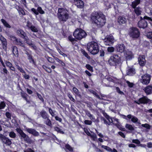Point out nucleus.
<instances>
[{
  "instance_id": "1",
  "label": "nucleus",
  "mask_w": 152,
  "mask_h": 152,
  "mask_svg": "<svg viewBox=\"0 0 152 152\" xmlns=\"http://www.w3.org/2000/svg\"><path fill=\"white\" fill-rule=\"evenodd\" d=\"M91 18L92 23L96 24L98 27L103 26L106 22L105 16L101 12H93L91 15Z\"/></svg>"
},
{
  "instance_id": "2",
  "label": "nucleus",
  "mask_w": 152,
  "mask_h": 152,
  "mask_svg": "<svg viewBox=\"0 0 152 152\" xmlns=\"http://www.w3.org/2000/svg\"><path fill=\"white\" fill-rule=\"evenodd\" d=\"M57 16L60 22L61 23H64L69 18V12L66 9L59 8L58 9Z\"/></svg>"
},
{
  "instance_id": "3",
  "label": "nucleus",
  "mask_w": 152,
  "mask_h": 152,
  "mask_svg": "<svg viewBox=\"0 0 152 152\" xmlns=\"http://www.w3.org/2000/svg\"><path fill=\"white\" fill-rule=\"evenodd\" d=\"M88 50L93 55L97 54L99 51V46L98 44L94 42L88 43L87 46Z\"/></svg>"
},
{
  "instance_id": "4",
  "label": "nucleus",
  "mask_w": 152,
  "mask_h": 152,
  "mask_svg": "<svg viewBox=\"0 0 152 152\" xmlns=\"http://www.w3.org/2000/svg\"><path fill=\"white\" fill-rule=\"evenodd\" d=\"M121 62L120 57L117 54L111 56L108 61L109 64L111 66H116Z\"/></svg>"
},
{
  "instance_id": "5",
  "label": "nucleus",
  "mask_w": 152,
  "mask_h": 152,
  "mask_svg": "<svg viewBox=\"0 0 152 152\" xmlns=\"http://www.w3.org/2000/svg\"><path fill=\"white\" fill-rule=\"evenodd\" d=\"M87 35L85 31L81 29H77L73 33V36L75 38L78 40L85 38Z\"/></svg>"
},
{
  "instance_id": "6",
  "label": "nucleus",
  "mask_w": 152,
  "mask_h": 152,
  "mask_svg": "<svg viewBox=\"0 0 152 152\" xmlns=\"http://www.w3.org/2000/svg\"><path fill=\"white\" fill-rule=\"evenodd\" d=\"M134 102L138 104H151L152 101L151 100L148 99L147 96H143L142 97L140 98L138 100H134Z\"/></svg>"
},
{
  "instance_id": "7",
  "label": "nucleus",
  "mask_w": 152,
  "mask_h": 152,
  "mask_svg": "<svg viewBox=\"0 0 152 152\" xmlns=\"http://www.w3.org/2000/svg\"><path fill=\"white\" fill-rule=\"evenodd\" d=\"M140 20L138 23V26L141 28H144L147 26V23L145 20H147L152 21V19L147 16H145L143 18L142 17H140Z\"/></svg>"
},
{
  "instance_id": "8",
  "label": "nucleus",
  "mask_w": 152,
  "mask_h": 152,
  "mask_svg": "<svg viewBox=\"0 0 152 152\" xmlns=\"http://www.w3.org/2000/svg\"><path fill=\"white\" fill-rule=\"evenodd\" d=\"M140 32L138 29L135 27H132L131 28L129 32L130 36L133 38H137L139 37Z\"/></svg>"
},
{
  "instance_id": "9",
  "label": "nucleus",
  "mask_w": 152,
  "mask_h": 152,
  "mask_svg": "<svg viewBox=\"0 0 152 152\" xmlns=\"http://www.w3.org/2000/svg\"><path fill=\"white\" fill-rule=\"evenodd\" d=\"M115 42L114 37L110 35L107 36L104 40V43L106 45L111 46Z\"/></svg>"
},
{
  "instance_id": "10",
  "label": "nucleus",
  "mask_w": 152,
  "mask_h": 152,
  "mask_svg": "<svg viewBox=\"0 0 152 152\" xmlns=\"http://www.w3.org/2000/svg\"><path fill=\"white\" fill-rule=\"evenodd\" d=\"M151 76L148 74H145L141 76V82L143 84L148 85L150 82Z\"/></svg>"
},
{
  "instance_id": "11",
  "label": "nucleus",
  "mask_w": 152,
  "mask_h": 152,
  "mask_svg": "<svg viewBox=\"0 0 152 152\" xmlns=\"http://www.w3.org/2000/svg\"><path fill=\"white\" fill-rule=\"evenodd\" d=\"M0 140L7 145H10L12 144V142L8 138L2 134H0Z\"/></svg>"
},
{
  "instance_id": "12",
  "label": "nucleus",
  "mask_w": 152,
  "mask_h": 152,
  "mask_svg": "<svg viewBox=\"0 0 152 152\" xmlns=\"http://www.w3.org/2000/svg\"><path fill=\"white\" fill-rule=\"evenodd\" d=\"M16 130L17 132L20 135L21 138L23 139L25 141H27L28 140L29 137L28 136L25 134L21 129L17 128Z\"/></svg>"
},
{
  "instance_id": "13",
  "label": "nucleus",
  "mask_w": 152,
  "mask_h": 152,
  "mask_svg": "<svg viewBox=\"0 0 152 152\" xmlns=\"http://www.w3.org/2000/svg\"><path fill=\"white\" fill-rule=\"evenodd\" d=\"M128 118L131 119V121L133 123L137 124V125L141 124L140 121L136 117L132 115L131 114H129L127 115Z\"/></svg>"
},
{
  "instance_id": "14",
  "label": "nucleus",
  "mask_w": 152,
  "mask_h": 152,
  "mask_svg": "<svg viewBox=\"0 0 152 152\" xmlns=\"http://www.w3.org/2000/svg\"><path fill=\"white\" fill-rule=\"evenodd\" d=\"M25 129L30 134L35 136H38L39 135V133L34 129L29 128L26 127H25Z\"/></svg>"
},
{
  "instance_id": "15",
  "label": "nucleus",
  "mask_w": 152,
  "mask_h": 152,
  "mask_svg": "<svg viewBox=\"0 0 152 152\" xmlns=\"http://www.w3.org/2000/svg\"><path fill=\"white\" fill-rule=\"evenodd\" d=\"M26 43L30 47L32 48L34 50H36L37 49V47L33 43V42L29 39L28 37H26L24 39Z\"/></svg>"
},
{
  "instance_id": "16",
  "label": "nucleus",
  "mask_w": 152,
  "mask_h": 152,
  "mask_svg": "<svg viewBox=\"0 0 152 152\" xmlns=\"http://www.w3.org/2000/svg\"><path fill=\"white\" fill-rule=\"evenodd\" d=\"M16 32L18 36L24 39L27 37L26 34L22 29H18Z\"/></svg>"
},
{
  "instance_id": "17",
  "label": "nucleus",
  "mask_w": 152,
  "mask_h": 152,
  "mask_svg": "<svg viewBox=\"0 0 152 152\" xmlns=\"http://www.w3.org/2000/svg\"><path fill=\"white\" fill-rule=\"evenodd\" d=\"M0 40L2 44L3 48L6 51L7 45V42L6 39L2 35H1Z\"/></svg>"
},
{
  "instance_id": "18",
  "label": "nucleus",
  "mask_w": 152,
  "mask_h": 152,
  "mask_svg": "<svg viewBox=\"0 0 152 152\" xmlns=\"http://www.w3.org/2000/svg\"><path fill=\"white\" fill-rule=\"evenodd\" d=\"M116 50L117 52L122 53L125 52L126 50L125 47L124 45L121 44L118 45L116 47Z\"/></svg>"
},
{
  "instance_id": "19",
  "label": "nucleus",
  "mask_w": 152,
  "mask_h": 152,
  "mask_svg": "<svg viewBox=\"0 0 152 152\" xmlns=\"http://www.w3.org/2000/svg\"><path fill=\"white\" fill-rule=\"evenodd\" d=\"M138 60L139 63L141 66H144L145 64L146 60L145 59V56H139Z\"/></svg>"
},
{
  "instance_id": "20",
  "label": "nucleus",
  "mask_w": 152,
  "mask_h": 152,
  "mask_svg": "<svg viewBox=\"0 0 152 152\" xmlns=\"http://www.w3.org/2000/svg\"><path fill=\"white\" fill-rule=\"evenodd\" d=\"M74 3L78 8H82L84 6V2L81 0H74Z\"/></svg>"
},
{
  "instance_id": "21",
  "label": "nucleus",
  "mask_w": 152,
  "mask_h": 152,
  "mask_svg": "<svg viewBox=\"0 0 152 152\" xmlns=\"http://www.w3.org/2000/svg\"><path fill=\"white\" fill-rule=\"evenodd\" d=\"M143 90L147 95L152 94V86L149 85L145 88Z\"/></svg>"
},
{
  "instance_id": "22",
  "label": "nucleus",
  "mask_w": 152,
  "mask_h": 152,
  "mask_svg": "<svg viewBox=\"0 0 152 152\" xmlns=\"http://www.w3.org/2000/svg\"><path fill=\"white\" fill-rule=\"evenodd\" d=\"M124 53L127 60H130L132 59L133 57V55L132 52L128 50H126L124 52Z\"/></svg>"
},
{
  "instance_id": "23",
  "label": "nucleus",
  "mask_w": 152,
  "mask_h": 152,
  "mask_svg": "<svg viewBox=\"0 0 152 152\" xmlns=\"http://www.w3.org/2000/svg\"><path fill=\"white\" fill-rule=\"evenodd\" d=\"M118 21L120 24H124L126 23L127 19L124 17L120 16L118 17Z\"/></svg>"
},
{
  "instance_id": "24",
  "label": "nucleus",
  "mask_w": 152,
  "mask_h": 152,
  "mask_svg": "<svg viewBox=\"0 0 152 152\" xmlns=\"http://www.w3.org/2000/svg\"><path fill=\"white\" fill-rule=\"evenodd\" d=\"M40 113L41 116L43 119H45L49 117L48 113L44 110H42Z\"/></svg>"
},
{
  "instance_id": "25",
  "label": "nucleus",
  "mask_w": 152,
  "mask_h": 152,
  "mask_svg": "<svg viewBox=\"0 0 152 152\" xmlns=\"http://www.w3.org/2000/svg\"><path fill=\"white\" fill-rule=\"evenodd\" d=\"M26 54L27 56L28 59L29 60V62L30 63H32V64H35V62L32 55L31 54H29L28 52H27L26 53Z\"/></svg>"
},
{
  "instance_id": "26",
  "label": "nucleus",
  "mask_w": 152,
  "mask_h": 152,
  "mask_svg": "<svg viewBox=\"0 0 152 152\" xmlns=\"http://www.w3.org/2000/svg\"><path fill=\"white\" fill-rule=\"evenodd\" d=\"M135 70L133 68H130L126 72V74L129 75H133L135 73Z\"/></svg>"
},
{
  "instance_id": "27",
  "label": "nucleus",
  "mask_w": 152,
  "mask_h": 152,
  "mask_svg": "<svg viewBox=\"0 0 152 152\" xmlns=\"http://www.w3.org/2000/svg\"><path fill=\"white\" fill-rule=\"evenodd\" d=\"M12 52L14 55L16 57L18 56V48L16 46H13L12 47Z\"/></svg>"
},
{
  "instance_id": "28",
  "label": "nucleus",
  "mask_w": 152,
  "mask_h": 152,
  "mask_svg": "<svg viewBox=\"0 0 152 152\" xmlns=\"http://www.w3.org/2000/svg\"><path fill=\"white\" fill-rule=\"evenodd\" d=\"M15 43L17 45H20L24 48H25V44L23 43L22 41H20V39H17L15 42Z\"/></svg>"
},
{
  "instance_id": "29",
  "label": "nucleus",
  "mask_w": 152,
  "mask_h": 152,
  "mask_svg": "<svg viewBox=\"0 0 152 152\" xmlns=\"http://www.w3.org/2000/svg\"><path fill=\"white\" fill-rule=\"evenodd\" d=\"M134 11L136 15L138 16L140 15L142 12L141 8L139 7L134 8Z\"/></svg>"
},
{
  "instance_id": "30",
  "label": "nucleus",
  "mask_w": 152,
  "mask_h": 152,
  "mask_svg": "<svg viewBox=\"0 0 152 152\" xmlns=\"http://www.w3.org/2000/svg\"><path fill=\"white\" fill-rule=\"evenodd\" d=\"M140 2V0H134V1L132 2L131 6L133 8H136V7Z\"/></svg>"
},
{
  "instance_id": "31",
  "label": "nucleus",
  "mask_w": 152,
  "mask_h": 152,
  "mask_svg": "<svg viewBox=\"0 0 152 152\" xmlns=\"http://www.w3.org/2000/svg\"><path fill=\"white\" fill-rule=\"evenodd\" d=\"M1 21L5 27L8 28H11V26L5 20L3 19H2L1 20Z\"/></svg>"
},
{
  "instance_id": "32",
  "label": "nucleus",
  "mask_w": 152,
  "mask_h": 152,
  "mask_svg": "<svg viewBox=\"0 0 152 152\" xmlns=\"http://www.w3.org/2000/svg\"><path fill=\"white\" fill-rule=\"evenodd\" d=\"M44 121V123L47 126H52L51 122L50 120L49 119V117H48Z\"/></svg>"
},
{
  "instance_id": "33",
  "label": "nucleus",
  "mask_w": 152,
  "mask_h": 152,
  "mask_svg": "<svg viewBox=\"0 0 152 152\" xmlns=\"http://www.w3.org/2000/svg\"><path fill=\"white\" fill-rule=\"evenodd\" d=\"M125 127L126 129L131 131H133L134 130V128L132 125L128 124H126Z\"/></svg>"
},
{
  "instance_id": "34",
  "label": "nucleus",
  "mask_w": 152,
  "mask_h": 152,
  "mask_svg": "<svg viewBox=\"0 0 152 152\" xmlns=\"http://www.w3.org/2000/svg\"><path fill=\"white\" fill-rule=\"evenodd\" d=\"M42 67L48 72L49 73L51 72L52 70L50 67H47L44 65H43Z\"/></svg>"
},
{
  "instance_id": "35",
  "label": "nucleus",
  "mask_w": 152,
  "mask_h": 152,
  "mask_svg": "<svg viewBox=\"0 0 152 152\" xmlns=\"http://www.w3.org/2000/svg\"><path fill=\"white\" fill-rule=\"evenodd\" d=\"M45 58L48 60L49 62L51 63H54L55 62L54 59L48 56H45Z\"/></svg>"
},
{
  "instance_id": "36",
  "label": "nucleus",
  "mask_w": 152,
  "mask_h": 152,
  "mask_svg": "<svg viewBox=\"0 0 152 152\" xmlns=\"http://www.w3.org/2000/svg\"><path fill=\"white\" fill-rule=\"evenodd\" d=\"M54 129L55 131H56L58 133H60L61 134H64V132L62 130V129L58 127H55Z\"/></svg>"
},
{
  "instance_id": "37",
  "label": "nucleus",
  "mask_w": 152,
  "mask_h": 152,
  "mask_svg": "<svg viewBox=\"0 0 152 152\" xmlns=\"http://www.w3.org/2000/svg\"><path fill=\"white\" fill-rule=\"evenodd\" d=\"M55 60L59 63L61 64V66H65V64L61 60H60L59 58H58L57 57H55L54 58Z\"/></svg>"
},
{
  "instance_id": "38",
  "label": "nucleus",
  "mask_w": 152,
  "mask_h": 152,
  "mask_svg": "<svg viewBox=\"0 0 152 152\" xmlns=\"http://www.w3.org/2000/svg\"><path fill=\"white\" fill-rule=\"evenodd\" d=\"M21 94L22 97L25 99L27 102H29V101L28 100L27 98V95L26 94L23 93V92H21Z\"/></svg>"
},
{
  "instance_id": "39",
  "label": "nucleus",
  "mask_w": 152,
  "mask_h": 152,
  "mask_svg": "<svg viewBox=\"0 0 152 152\" xmlns=\"http://www.w3.org/2000/svg\"><path fill=\"white\" fill-rule=\"evenodd\" d=\"M141 126L148 130L150 129L151 128V126L148 124H142Z\"/></svg>"
},
{
  "instance_id": "40",
  "label": "nucleus",
  "mask_w": 152,
  "mask_h": 152,
  "mask_svg": "<svg viewBox=\"0 0 152 152\" xmlns=\"http://www.w3.org/2000/svg\"><path fill=\"white\" fill-rule=\"evenodd\" d=\"M73 92L77 95L80 96V93L78 90L75 87H74L73 88Z\"/></svg>"
},
{
  "instance_id": "41",
  "label": "nucleus",
  "mask_w": 152,
  "mask_h": 152,
  "mask_svg": "<svg viewBox=\"0 0 152 152\" xmlns=\"http://www.w3.org/2000/svg\"><path fill=\"white\" fill-rule=\"evenodd\" d=\"M81 52L83 55L87 58L88 59H90V57L88 55V53L84 50L83 49L82 50Z\"/></svg>"
},
{
  "instance_id": "42",
  "label": "nucleus",
  "mask_w": 152,
  "mask_h": 152,
  "mask_svg": "<svg viewBox=\"0 0 152 152\" xmlns=\"http://www.w3.org/2000/svg\"><path fill=\"white\" fill-rule=\"evenodd\" d=\"M65 147L66 149L70 151H73V148L70 145L68 144L66 145Z\"/></svg>"
},
{
  "instance_id": "43",
  "label": "nucleus",
  "mask_w": 152,
  "mask_h": 152,
  "mask_svg": "<svg viewBox=\"0 0 152 152\" xmlns=\"http://www.w3.org/2000/svg\"><path fill=\"white\" fill-rule=\"evenodd\" d=\"M9 38L11 40L13 41H15V42L16 41V39H17V38L15 37L12 35L9 36Z\"/></svg>"
},
{
  "instance_id": "44",
  "label": "nucleus",
  "mask_w": 152,
  "mask_h": 152,
  "mask_svg": "<svg viewBox=\"0 0 152 152\" xmlns=\"http://www.w3.org/2000/svg\"><path fill=\"white\" fill-rule=\"evenodd\" d=\"M37 10L38 12H39L41 14H44L45 13L44 11L40 7H38L37 8Z\"/></svg>"
},
{
  "instance_id": "45",
  "label": "nucleus",
  "mask_w": 152,
  "mask_h": 152,
  "mask_svg": "<svg viewBox=\"0 0 152 152\" xmlns=\"http://www.w3.org/2000/svg\"><path fill=\"white\" fill-rule=\"evenodd\" d=\"M29 29H31L32 31L35 32H37L38 31L37 28H36L35 26H31V27Z\"/></svg>"
},
{
  "instance_id": "46",
  "label": "nucleus",
  "mask_w": 152,
  "mask_h": 152,
  "mask_svg": "<svg viewBox=\"0 0 152 152\" xmlns=\"http://www.w3.org/2000/svg\"><path fill=\"white\" fill-rule=\"evenodd\" d=\"M9 136L11 138H14L16 137V134L13 132H11L9 133Z\"/></svg>"
},
{
  "instance_id": "47",
  "label": "nucleus",
  "mask_w": 152,
  "mask_h": 152,
  "mask_svg": "<svg viewBox=\"0 0 152 152\" xmlns=\"http://www.w3.org/2000/svg\"><path fill=\"white\" fill-rule=\"evenodd\" d=\"M107 51L110 53H113L114 51V48L113 47H109L107 49Z\"/></svg>"
},
{
  "instance_id": "48",
  "label": "nucleus",
  "mask_w": 152,
  "mask_h": 152,
  "mask_svg": "<svg viewBox=\"0 0 152 152\" xmlns=\"http://www.w3.org/2000/svg\"><path fill=\"white\" fill-rule=\"evenodd\" d=\"M86 67L87 68V69H88L91 72L93 71L92 67L89 64H86Z\"/></svg>"
},
{
  "instance_id": "49",
  "label": "nucleus",
  "mask_w": 152,
  "mask_h": 152,
  "mask_svg": "<svg viewBox=\"0 0 152 152\" xmlns=\"http://www.w3.org/2000/svg\"><path fill=\"white\" fill-rule=\"evenodd\" d=\"M6 106L4 102H1L0 104V109H3Z\"/></svg>"
},
{
  "instance_id": "50",
  "label": "nucleus",
  "mask_w": 152,
  "mask_h": 152,
  "mask_svg": "<svg viewBox=\"0 0 152 152\" xmlns=\"http://www.w3.org/2000/svg\"><path fill=\"white\" fill-rule=\"evenodd\" d=\"M84 123L86 125H91L92 123V121L88 120H85L84 121Z\"/></svg>"
},
{
  "instance_id": "51",
  "label": "nucleus",
  "mask_w": 152,
  "mask_h": 152,
  "mask_svg": "<svg viewBox=\"0 0 152 152\" xmlns=\"http://www.w3.org/2000/svg\"><path fill=\"white\" fill-rule=\"evenodd\" d=\"M147 36L149 38L152 39V31H150L148 33Z\"/></svg>"
},
{
  "instance_id": "52",
  "label": "nucleus",
  "mask_w": 152,
  "mask_h": 152,
  "mask_svg": "<svg viewBox=\"0 0 152 152\" xmlns=\"http://www.w3.org/2000/svg\"><path fill=\"white\" fill-rule=\"evenodd\" d=\"M126 83L127 84L128 86L130 88H132L134 86L133 83H130L129 81L127 80L126 82Z\"/></svg>"
},
{
  "instance_id": "53",
  "label": "nucleus",
  "mask_w": 152,
  "mask_h": 152,
  "mask_svg": "<svg viewBox=\"0 0 152 152\" xmlns=\"http://www.w3.org/2000/svg\"><path fill=\"white\" fill-rule=\"evenodd\" d=\"M31 11L35 15H37L39 14L38 12L34 8H32L31 9Z\"/></svg>"
},
{
  "instance_id": "54",
  "label": "nucleus",
  "mask_w": 152,
  "mask_h": 152,
  "mask_svg": "<svg viewBox=\"0 0 152 152\" xmlns=\"http://www.w3.org/2000/svg\"><path fill=\"white\" fill-rule=\"evenodd\" d=\"M48 109L49 113L52 116H54V113L53 112L52 109L50 108H48Z\"/></svg>"
},
{
  "instance_id": "55",
  "label": "nucleus",
  "mask_w": 152,
  "mask_h": 152,
  "mask_svg": "<svg viewBox=\"0 0 152 152\" xmlns=\"http://www.w3.org/2000/svg\"><path fill=\"white\" fill-rule=\"evenodd\" d=\"M101 120H103L104 121V124H106V125H110V123H108L106 120L103 117H102L101 118Z\"/></svg>"
},
{
  "instance_id": "56",
  "label": "nucleus",
  "mask_w": 152,
  "mask_h": 152,
  "mask_svg": "<svg viewBox=\"0 0 152 152\" xmlns=\"http://www.w3.org/2000/svg\"><path fill=\"white\" fill-rule=\"evenodd\" d=\"M116 90L117 91L121 94H124V93L123 92L120 91V88L118 87H116Z\"/></svg>"
},
{
  "instance_id": "57",
  "label": "nucleus",
  "mask_w": 152,
  "mask_h": 152,
  "mask_svg": "<svg viewBox=\"0 0 152 152\" xmlns=\"http://www.w3.org/2000/svg\"><path fill=\"white\" fill-rule=\"evenodd\" d=\"M37 96L39 98L42 102H44V100L42 96L39 94H37Z\"/></svg>"
},
{
  "instance_id": "58",
  "label": "nucleus",
  "mask_w": 152,
  "mask_h": 152,
  "mask_svg": "<svg viewBox=\"0 0 152 152\" xmlns=\"http://www.w3.org/2000/svg\"><path fill=\"white\" fill-rule=\"evenodd\" d=\"M100 56L101 57L104 56V52L103 50H100L99 51Z\"/></svg>"
},
{
  "instance_id": "59",
  "label": "nucleus",
  "mask_w": 152,
  "mask_h": 152,
  "mask_svg": "<svg viewBox=\"0 0 152 152\" xmlns=\"http://www.w3.org/2000/svg\"><path fill=\"white\" fill-rule=\"evenodd\" d=\"M68 39L71 42H74L75 40V39L73 38L72 36H69L68 37Z\"/></svg>"
},
{
  "instance_id": "60",
  "label": "nucleus",
  "mask_w": 152,
  "mask_h": 152,
  "mask_svg": "<svg viewBox=\"0 0 152 152\" xmlns=\"http://www.w3.org/2000/svg\"><path fill=\"white\" fill-rule=\"evenodd\" d=\"M133 143H135L137 144H140V141L138 140H132Z\"/></svg>"
},
{
  "instance_id": "61",
  "label": "nucleus",
  "mask_w": 152,
  "mask_h": 152,
  "mask_svg": "<svg viewBox=\"0 0 152 152\" xmlns=\"http://www.w3.org/2000/svg\"><path fill=\"white\" fill-rule=\"evenodd\" d=\"M6 115L7 118L11 119V115L10 113L8 112H7L5 114Z\"/></svg>"
},
{
  "instance_id": "62",
  "label": "nucleus",
  "mask_w": 152,
  "mask_h": 152,
  "mask_svg": "<svg viewBox=\"0 0 152 152\" xmlns=\"http://www.w3.org/2000/svg\"><path fill=\"white\" fill-rule=\"evenodd\" d=\"M68 96L71 100L73 102H75V100L72 97V96L70 94H68Z\"/></svg>"
},
{
  "instance_id": "63",
  "label": "nucleus",
  "mask_w": 152,
  "mask_h": 152,
  "mask_svg": "<svg viewBox=\"0 0 152 152\" xmlns=\"http://www.w3.org/2000/svg\"><path fill=\"white\" fill-rule=\"evenodd\" d=\"M89 91L91 93L94 95L96 97L98 95V94L96 92L93 90H89Z\"/></svg>"
},
{
  "instance_id": "64",
  "label": "nucleus",
  "mask_w": 152,
  "mask_h": 152,
  "mask_svg": "<svg viewBox=\"0 0 152 152\" xmlns=\"http://www.w3.org/2000/svg\"><path fill=\"white\" fill-rule=\"evenodd\" d=\"M24 152H34L31 148H27L26 150H24Z\"/></svg>"
}]
</instances>
